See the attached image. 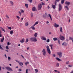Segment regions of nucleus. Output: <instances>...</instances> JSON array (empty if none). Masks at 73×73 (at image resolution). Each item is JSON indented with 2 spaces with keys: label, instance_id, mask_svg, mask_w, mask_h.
<instances>
[{
  "label": "nucleus",
  "instance_id": "f257e3e1",
  "mask_svg": "<svg viewBox=\"0 0 73 73\" xmlns=\"http://www.w3.org/2000/svg\"><path fill=\"white\" fill-rule=\"evenodd\" d=\"M30 40L31 41H33L34 42H36L37 41V38L36 37H32L30 38Z\"/></svg>",
  "mask_w": 73,
  "mask_h": 73
},
{
  "label": "nucleus",
  "instance_id": "f03ea898",
  "mask_svg": "<svg viewBox=\"0 0 73 73\" xmlns=\"http://www.w3.org/2000/svg\"><path fill=\"white\" fill-rule=\"evenodd\" d=\"M46 48H47V52L49 53V54H50L51 53V52L50 50V48H49V47L48 46H47L46 47Z\"/></svg>",
  "mask_w": 73,
  "mask_h": 73
},
{
  "label": "nucleus",
  "instance_id": "7ed1b4c3",
  "mask_svg": "<svg viewBox=\"0 0 73 73\" xmlns=\"http://www.w3.org/2000/svg\"><path fill=\"white\" fill-rule=\"evenodd\" d=\"M15 61H16V62H18V63H19V65H21V66H22V67H23V66H22V65L23 66V63L22 62H21L18 60H15Z\"/></svg>",
  "mask_w": 73,
  "mask_h": 73
},
{
  "label": "nucleus",
  "instance_id": "20e7f679",
  "mask_svg": "<svg viewBox=\"0 0 73 73\" xmlns=\"http://www.w3.org/2000/svg\"><path fill=\"white\" fill-rule=\"evenodd\" d=\"M57 54L60 57H62V54L61 52H58Z\"/></svg>",
  "mask_w": 73,
  "mask_h": 73
},
{
  "label": "nucleus",
  "instance_id": "39448f33",
  "mask_svg": "<svg viewBox=\"0 0 73 73\" xmlns=\"http://www.w3.org/2000/svg\"><path fill=\"white\" fill-rule=\"evenodd\" d=\"M42 8V5L41 4H39L38 9V10H41Z\"/></svg>",
  "mask_w": 73,
  "mask_h": 73
},
{
  "label": "nucleus",
  "instance_id": "423d86ee",
  "mask_svg": "<svg viewBox=\"0 0 73 73\" xmlns=\"http://www.w3.org/2000/svg\"><path fill=\"white\" fill-rule=\"evenodd\" d=\"M62 9V6L60 4L59 5V8H58V11L59 12H60Z\"/></svg>",
  "mask_w": 73,
  "mask_h": 73
},
{
  "label": "nucleus",
  "instance_id": "0eeeda50",
  "mask_svg": "<svg viewBox=\"0 0 73 73\" xmlns=\"http://www.w3.org/2000/svg\"><path fill=\"white\" fill-rule=\"evenodd\" d=\"M6 68L7 69V70H9L10 71H13L12 69L9 67H7Z\"/></svg>",
  "mask_w": 73,
  "mask_h": 73
},
{
  "label": "nucleus",
  "instance_id": "6e6552de",
  "mask_svg": "<svg viewBox=\"0 0 73 73\" xmlns=\"http://www.w3.org/2000/svg\"><path fill=\"white\" fill-rule=\"evenodd\" d=\"M42 52H43V54L44 56H45L46 54V51H45V49H44L42 50Z\"/></svg>",
  "mask_w": 73,
  "mask_h": 73
},
{
  "label": "nucleus",
  "instance_id": "1a4fd4ad",
  "mask_svg": "<svg viewBox=\"0 0 73 73\" xmlns=\"http://www.w3.org/2000/svg\"><path fill=\"white\" fill-rule=\"evenodd\" d=\"M41 38L42 40H44V41H46V38L45 37V36H42L41 37Z\"/></svg>",
  "mask_w": 73,
  "mask_h": 73
},
{
  "label": "nucleus",
  "instance_id": "9d476101",
  "mask_svg": "<svg viewBox=\"0 0 73 73\" xmlns=\"http://www.w3.org/2000/svg\"><path fill=\"white\" fill-rule=\"evenodd\" d=\"M65 4H66L67 5H68L69 6V5H70V2L68 1H66Z\"/></svg>",
  "mask_w": 73,
  "mask_h": 73
},
{
  "label": "nucleus",
  "instance_id": "9b49d317",
  "mask_svg": "<svg viewBox=\"0 0 73 73\" xmlns=\"http://www.w3.org/2000/svg\"><path fill=\"white\" fill-rule=\"evenodd\" d=\"M54 27L55 28H57V27H59V25H57V24L56 23H54Z\"/></svg>",
  "mask_w": 73,
  "mask_h": 73
},
{
  "label": "nucleus",
  "instance_id": "f8f14e48",
  "mask_svg": "<svg viewBox=\"0 0 73 73\" xmlns=\"http://www.w3.org/2000/svg\"><path fill=\"white\" fill-rule=\"evenodd\" d=\"M32 9L33 11H37V9L35 7H33Z\"/></svg>",
  "mask_w": 73,
  "mask_h": 73
},
{
  "label": "nucleus",
  "instance_id": "ddd939ff",
  "mask_svg": "<svg viewBox=\"0 0 73 73\" xmlns=\"http://www.w3.org/2000/svg\"><path fill=\"white\" fill-rule=\"evenodd\" d=\"M64 9L65 10H66H66H68H68H69V8H68V6H65Z\"/></svg>",
  "mask_w": 73,
  "mask_h": 73
},
{
  "label": "nucleus",
  "instance_id": "4468645a",
  "mask_svg": "<svg viewBox=\"0 0 73 73\" xmlns=\"http://www.w3.org/2000/svg\"><path fill=\"white\" fill-rule=\"evenodd\" d=\"M60 38L61 40H64V37L62 36H60Z\"/></svg>",
  "mask_w": 73,
  "mask_h": 73
},
{
  "label": "nucleus",
  "instance_id": "2eb2a0df",
  "mask_svg": "<svg viewBox=\"0 0 73 73\" xmlns=\"http://www.w3.org/2000/svg\"><path fill=\"white\" fill-rule=\"evenodd\" d=\"M35 26H34V25H33V26H31V28H32V29H33V30H35V27H35Z\"/></svg>",
  "mask_w": 73,
  "mask_h": 73
},
{
  "label": "nucleus",
  "instance_id": "dca6fc26",
  "mask_svg": "<svg viewBox=\"0 0 73 73\" xmlns=\"http://www.w3.org/2000/svg\"><path fill=\"white\" fill-rule=\"evenodd\" d=\"M25 40V39H24V38H23V39H22V40H20L21 42V43L24 42Z\"/></svg>",
  "mask_w": 73,
  "mask_h": 73
},
{
  "label": "nucleus",
  "instance_id": "f3484780",
  "mask_svg": "<svg viewBox=\"0 0 73 73\" xmlns=\"http://www.w3.org/2000/svg\"><path fill=\"white\" fill-rule=\"evenodd\" d=\"M25 6L26 8H28V4L27 3H26L25 5Z\"/></svg>",
  "mask_w": 73,
  "mask_h": 73
},
{
  "label": "nucleus",
  "instance_id": "a211bd4d",
  "mask_svg": "<svg viewBox=\"0 0 73 73\" xmlns=\"http://www.w3.org/2000/svg\"><path fill=\"white\" fill-rule=\"evenodd\" d=\"M56 6H55V5H52V7L53 9H55V8H56Z\"/></svg>",
  "mask_w": 73,
  "mask_h": 73
},
{
  "label": "nucleus",
  "instance_id": "6ab92c4d",
  "mask_svg": "<svg viewBox=\"0 0 73 73\" xmlns=\"http://www.w3.org/2000/svg\"><path fill=\"white\" fill-rule=\"evenodd\" d=\"M4 37H3V38H2L1 40V42H3L4 41Z\"/></svg>",
  "mask_w": 73,
  "mask_h": 73
},
{
  "label": "nucleus",
  "instance_id": "aec40b11",
  "mask_svg": "<svg viewBox=\"0 0 73 73\" xmlns=\"http://www.w3.org/2000/svg\"><path fill=\"white\" fill-rule=\"evenodd\" d=\"M56 60H58V61H61V59L58 58H56Z\"/></svg>",
  "mask_w": 73,
  "mask_h": 73
},
{
  "label": "nucleus",
  "instance_id": "412c9836",
  "mask_svg": "<svg viewBox=\"0 0 73 73\" xmlns=\"http://www.w3.org/2000/svg\"><path fill=\"white\" fill-rule=\"evenodd\" d=\"M49 46L51 47V49L52 50L53 49V44H50Z\"/></svg>",
  "mask_w": 73,
  "mask_h": 73
},
{
  "label": "nucleus",
  "instance_id": "4be33fe9",
  "mask_svg": "<svg viewBox=\"0 0 73 73\" xmlns=\"http://www.w3.org/2000/svg\"><path fill=\"white\" fill-rule=\"evenodd\" d=\"M13 33V31L12 30L10 31V35H12Z\"/></svg>",
  "mask_w": 73,
  "mask_h": 73
},
{
  "label": "nucleus",
  "instance_id": "5701e85b",
  "mask_svg": "<svg viewBox=\"0 0 73 73\" xmlns=\"http://www.w3.org/2000/svg\"><path fill=\"white\" fill-rule=\"evenodd\" d=\"M48 16H49V17H50L51 21H52V17L51 16V15H50L49 14Z\"/></svg>",
  "mask_w": 73,
  "mask_h": 73
},
{
  "label": "nucleus",
  "instance_id": "b1692460",
  "mask_svg": "<svg viewBox=\"0 0 73 73\" xmlns=\"http://www.w3.org/2000/svg\"><path fill=\"white\" fill-rule=\"evenodd\" d=\"M60 65V64L58 63H57V64H56V66L57 67H58Z\"/></svg>",
  "mask_w": 73,
  "mask_h": 73
},
{
  "label": "nucleus",
  "instance_id": "393cba45",
  "mask_svg": "<svg viewBox=\"0 0 73 73\" xmlns=\"http://www.w3.org/2000/svg\"><path fill=\"white\" fill-rule=\"evenodd\" d=\"M38 24V22H36L35 24L34 25V26H35L36 25H37V24Z\"/></svg>",
  "mask_w": 73,
  "mask_h": 73
},
{
  "label": "nucleus",
  "instance_id": "a878e982",
  "mask_svg": "<svg viewBox=\"0 0 73 73\" xmlns=\"http://www.w3.org/2000/svg\"><path fill=\"white\" fill-rule=\"evenodd\" d=\"M37 33H35V34H34V36L35 37H37Z\"/></svg>",
  "mask_w": 73,
  "mask_h": 73
},
{
  "label": "nucleus",
  "instance_id": "bb28decb",
  "mask_svg": "<svg viewBox=\"0 0 73 73\" xmlns=\"http://www.w3.org/2000/svg\"><path fill=\"white\" fill-rule=\"evenodd\" d=\"M53 40H54V41H57V38H53Z\"/></svg>",
  "mask_w": 73,
  "mask_h": 73
},
{
  "label": "nucleus",
  "instance_id": "cd10ccee",
  "mask_svg": "<svg viewBox=\"0 0 73 73\" xmlns=\"http://www.w3.org/2000/svg\"><path fill=\"white\" fill-rule=\"evenodd\" d=\"M0 49L1 50H4V48L1 47V45H0Z\"/></svg>",
  "mask_w": 73,
  "mask_h": 73
},
{
  "label": "nucleus",
  "instance_id": "c85d7f7f",
  "mask_svg": "<svg viewBox=\"0 0 73 73\" xmlns=\"http://www.w3.org/2000/svg\"><path fill=\"white\" fill-rule=\"evenodd\" d=\"M29 25V23L28 22H27L25 23V26H28Z\"/></svg>",
  "mask_w": 73,
  "mask_h": 73
},
{
  "label": "nucleus",
  "instance_id": "c756f323",
  "mask_svg": "<svg viewBox=\"0 0 73 73\" xmlns=\"http://www.w3.org/2000/svg\"><path fill=\"white\" fill-rule=\"evenodd\" d=\"M60 32H61L62 33V27H60Z\"/></svg>",
  "mask_w": 73,
  "mask_h": 73
},
{
  "label": "nucleus",
  "instance_id": "7c9ffc66",
  "mask_svg": "<svg viewBox=\"0 0 73 73\" xmlns=\"http://www.w3.org/2000/svg\"><path fill=\"white\" fill-rule=\"evenodd\" d=\"M20 11L21 13H24V11L23 10L21 9Z\"/></svg>",
  "mask_w": 73,
  "mask_h": 73
},
{
  "label": "nucleus",
  "instance_id": "2f4dec72",
  "mask_svg": "<svg viewBox=\"0 0 73 73\" xmlns=\"http://www.w3.org/2000/svg\"><path fill=\"white\" fill-rule=\"evenodd\" d=\"M69 40H73V37H69Z\"/></svg>",
  "mask_w": 73,
  "mask_h": 73
},
{
  "label": "nucleus",
  "instance_id": "473e14b6",
  "mask_svg": "<svg viewBox=\"0 0 73 73\" xmlns=\"http://www.w3.org/2000/svg\"><path fill=\"white\" fill-rule=\"evenodd\" d=\"M46 41L47 42H50L49 39V38Z\"/></svg>",
  "mask_w": 73,
  "mask_h": 73
},
{
  "label": "nucleus",
  "instance_id": "72a5a7b5",
  "mask_svg": "<svg viewBox=\"0 0 73 73\" xmlns=\"http://www.w3.org/2000/svg\"><path fill=\"white\" fill-rule=\"evenodd\" d=\"M35 73H37V72H38V70L35 69Z\"/></svg>",
  "mask_w": 73,
  "mask_h": 73
},
{
  "label": "nucleus",
  "instance_id": "f704fd0d",
  "mask_svg": "<svg viewBox=\"0 0 73 73\" xmlns=\"http://www.w3.org/2000/svg\"><path fill=\"white\" fill-rule=\"evenodd\" d=\"M28 41H29V40H28V38L26 39L25 42H28Z\"/></svg>",
  "mask_w": 73,
  "mask_h": 73
},
{
  "label": "nucleus",
  "instance_id": "c9c22d12",
  "mask_svg": "<svg viewBox=\"0 0 73 73\" xmlns=\"http://www.w3.org/2000/svg\"><path fill=\"white\" fill-rule=\"evenodd\" d=\"M18 13H19V15H21V11H19L18 12Z\"/></svg>",
  "mask_w": 73,
  "mask_h": 73
},
{
  "label": "nucleus",
  "instance_id": "e433bc0d",
  "mask_svg": "<svg viewBox=\"0 0 73 73\" xmlns=\"http://www.w3.org/2000/svg\"><path fill=\"white\" fill-rule=\"evenodd\" d=\"M64 3V0H61V4H63Z\"/></svg>",
  "mask_w": 73,
  "mask_h": 73
},
{
  "label": "nucleus",
  "instance_id": "4c0bfd02",
  "mask_svg": "<svg viewBox=\"0 0 73 73\" xmlns=\"http://www.w3.org/2000/svg\"><path fill=\"white\" fill-rule=\"evenodd\" d=\"M10 3H11L12 5H13V4H14L13 2L12 1H10Z\"/></svg>",
  "mask_w": 73,
  "mask_h": 73
},
{
  "label": "nucleus",
  "instance_id": "58836bf2",
  "mask_svg": "<svg viewBox=\"0 0 73 73\" xmlns=\"http://www.w3.org/2000/svg\"><path fill=\"white\" fill-rule=\"evenodd\" d=\"M11 57H10L9 56L8 57V60L9 61H10L11 60Z\"/></svg>",
  "mask_w": 73,
  "mask_h": 73
},
{
  "label": "nucleus",
  "instance_id": "ea45409f",
  "mask_svg": "<svg viewBox=\"0 0 73 73\" xmlns=\"http://www.w3.org/2000/svg\"><path fill=\"white\" fill-rule=\"evenodd\" d=\"M8 29L11 30V29H12V27H8Z\"/></svg>",
  "mask_w": 73,
  "mask_h": 73
},
{
  "label": "nucleus",
  "instance_id": "a19ab883",
  "mask_svg": "<svg viewBox=\"0 0 73 73\" xmlns=\"http://www.w3.org/2000/svg\"><path fill=\"white\" fill-rule=\"evenodd\" d=\"M16 17H17V19H20V17L18 16H17Z\"/></svg>",
  "mask_w": 73,
  "mask_h": 73
},
{
  "label": "nucleus",
  "instance_id": "79ce46f5",
  "mask_svg": "<svg viewBox=\"0 0 73 73\" xmlns=\"http://www.w3.org/2000/svg\"><path fill=\"white\" fill-rule=\"evenodd\" d=\"M33 13H31V17H33Z\"/></svg>",
  "mask_w": 73,
  "mask_h": 73
},
{
  "label": "nucleus",
  "instance_id": "37998d69",
  "mask_svg": "<svg viewBox=\"0 0 73 73\" xmlns=\"http://www.w3.org/2000/svg\"><path fill=\"white\" fill-rule=\"evenodd\" d=\"M43 17H44V19H45V18H46V16L44 15H43Z\"/></svg>",
  "mask_w": 73,
  "mask_h": 73
},
{
  "label": "nucleus",
  "instance_id": "c03bdc74",
  "mask_svg": "<svg viewBox=\"0 0 73 73\" xmlns=\"http://www.w3.org/2000/svg\"><path fill=\"white\" fill-rule=\"evenodd\" d=\"M52 56L53 57H56V54H52Z\"/></svg>",
  "mask_w": 73,
  "mask_h": 73
},
{
  "label": "nucleus",
  "instance_id": "a18cd8bd",
  "mask_svg": "<svg viewBox=\"0 0 73 73\" xmlns=\"http://www.w3.org/2000/svg\"><path fill=\"white\" fill-rule=\"evenodd\" d=\"M6 48L7 49H9V47L8 46H6Z\"/></svg>",
  "mask_w": 73,
  "mask_h": 73
},
{
  "label": "nucleus",
  "instance_id": "49530a36",
  "mask_svg": "<svg viewBox=\"0 0 73 73\" xmlns=\"http://www.w3.org/2000/svg\"><path fill=\"white\" fill-rule=\"evenodd\" d=\"M58 41L59 44H60V41L59 40H58Z\"/></svg>",
  "mask_w": 73,
  "mask_h": 73
},
{
  "label": "nucleus",
  "instance_id": "de8ad7c7",
  "mask_svg": "<svg viewBox=\"0 0 73 73\" xmlns=\"http://www.w3.org/2000/svg\"><path fill=\"white\" fill-rule=\"evenodd\" d=\"M29 1L30 3H31L32 2V0H29Z\"/></svg>",
  "mask_w": 73,
  "mask_h": 73
},
{
  "label": "nucleus",
  "instance_id": "09e8293b",
  "mask_svg": "<svg viewBox=\"0 0 73 73\" xmlns=\"http://www.w3.org/2000/svg\"><path fill=\"white\" fill-rule=\"evenodd\" d=\"M68 67H72V66H73L71 65H68Z\"/></svg>",
  "mask_w": 73,
  "mask_h": 73
},
{
  "label": "nucleus",
  "instance_id": "8fccbe9b",
  "mask_svg": "<svg viewBox=\"0 0 73 73\" xmlns=\"http://www.w3.org/2000/svg\"><path fill=\"white\" fill-rule=\"evenodd\" d=\"M10 44L9 43V42H7V46H8V45H10Z\"/></svg>",
  "mask_w": 73,
  "mask_h": 73
},
{
  "label": "nucleus",
  "instance_id": "3c124183",
  "mask_svg": "<svg viewBox=\"0 0 73 73\" xmlns=\"http://www.w3.org/2000/svg\"><path fill=\"white\" fill-rule=\"evenodd\" d=\"M26 73H28V69H27L26 70Z\"/></svg>",
  "mask_w": 73,
  "mask_h": 73
},
{
  "label": "nucleus",
  "instance_id": "603ef678",
  "mask_svg": "<svg viewBox=\"0 0 73 73\" xmlns=\"http://www.w3.org/2000/svg\"><path fill=\"white\" fill-rule=\"evenodd\" d=\"M2 37V35H1V33L0 34V37Z\"/></svg>",
  "mask_w": 73,
  "mask_h": 73
},
{
  "label": "nucleus",
  "instance_id": "864d4df0",
  "mask_svg": "<svg viewBox=\"0 0 73 73\" xmlns=\"http://www.w3.org/2000/svg\"><path fill=\"white\" fill-rule=\"evenodd\" d=\"M69 62L68 61L66 62V64H69Z\"/></svg>",
  "mask_w": 73,
  "mask_h": 73
},
{
  "label": "nucleus",
  "instance_id": "5fc2aeb1",
  "mask_svg": "<svg viewBox=\"0 0 73 73\" xmlns=\"http://www.w3.org/2000/svg\"><path fill=\"white\" fill-rule=\"evenodd\" d=\"M6 17L8 18V19H9V17H8V15H6Z\"/></svg>",
  "mask_w": 73,
  "mask_h": 73
},
{
  "label": "nucleus",
  "instance_id": "6e6d98bb",
  "mask_svg": "<svg viewBox=\"0 0 73 73\" xmlns=\"http://www.w3.org/2000/svg\"><path fill=\"white\" fill-rule=\"evenodd\" d=\"M47 8L48 9H49L50 8V7H49V6H48L47 7Z\"/></svg>",
  "mask_w": 73,
  "mask_h": 73
},
{
  "label": "nucleus",
  "instance_id": "4d7b16f0",
  "mask_svg": "<svg viewBox=\"0 0 73 73\" xmlns=\"http://www.w3.org/2000/svg\"><path fill=\"white\" fill-rule=\"evenodd\" d=\"M56 4H57V2H55V6H56Z\"/></svg>",
  "mask_w": 73,
  "mask_h": 73
},
{
  "label": "nucleus",
  "instance_id": "13d9d810",
  "mask_svg": "<svg viewBox=\"0 0 73 73\" xmlns=\"http://www.w3.org/2000/svg\"><path fill=\"white\" fill-rule=\"evenodd\" d=\"M19 72H21V71L22 70H21V69H19Z\"/></svg>",
  "mask_w": 73,
  "mask_h": 73
},
{
  "label": "nucleus",
  "instance_id": "bf43d9fd",
  "mask_svg": "<svg viewBox=\"0 0 73 73\" xmlns=\"http://www.w3.org/2000/svg\"><path fill=\"white\" fill-rule=\"evenodd\" d=\"M21 56H22V57H23V58H24V57L23 55H21Z\"/></svg>",
  "mask_w": 73,
  "mask_h": 73
},
{
  "label": "nucleus",
  "instance_id": "052dcab7",
  "mask_svg": "<svg viewBox=\"0 0 73 73\" xmlns=\"http://www.w3.org/2000/svg\"><path fill=\"white\" fill-rule=\"evenodd\" d=\"M54 72H58V71L56 70H54Z\"/></svg>",
  "mask_w": 73,
  "mask_h": 73
},
{
  "label": "nucleus",
  "instance_id": "680f3d73",
  "mask_svg": "<svg viewBox=\"0 0 73 73\" xmlns=\"http://www.w3.org/2000/svg\"><path fill=\"white\" fill-rule=\"evenodd\" d=\"M46 24H49V22L48 21H47L46 22Z\"/></svg>",
  "mask_w": 73,
  "mask_h": 73
},
{
  "label": "nucleus",
  "instance_id": "e2e57ef3",
  "mask_svg": "<svg viewBox=\"0 0 73 73\" xmlns=\"http://www.w3.org/2000/svg\"><path fill=\"white\" fill-rule=\"evenodd\" d=\"M26 64H29V62H26Z\"/></svg>",
  "mask_w": 73,
  "mask_h": 73
},
{
  "label": "nucleus",
  "instance_id": "0e129e2a",
  "mask_svg": "<svg viewBox=\"0 0 73 73\" xmlns=\"http://www.w3.org/2000/svg\"><path fill=\"white\" fill-rule=\"evenodd\" d=\"M5 50V51H6V52H9V51H8V50Z\"/></svg>",
  "mask_w": 73,
  "mask_h": 73
},
{
  "label": "nucleus",
  "instance_id": "69168bd1",
  "mask_svg": "<svg viewBox=\"0 0 73 73\" xmlns=\"http://www.w3.org/2000/svg\"><path fill=\"white\" fill-rule=\"evenodd\" d=\"M5 56L6 58H7V55H6V54H5Z\"/></svg>",
  "mask_w": 73,
  "mask_h": 73
},
{
  "label": "nucleus",
  "instance_id": "338daca9",
  "mask_svg": "<svg viewBox=\"0 0 73 73\" xmlns=\"http://www.w3.org/2000/svg\"><path fill=\"white\" fill-rule=\"evenodd\" d=\"M65 69H66V70H68V68L67 67H66Z\"/></svg>",
  "mask_w": 73,
  "mask_h": 73
},
{
  "label": "nucleus",
  "instance_id": "774afa93",
  "mask_svg": "<svg viewBox=\"0 0 73 73\" xmlns=\"http://www.w3.org/2000/svg\"><path fill=\"white\" fill-rule=\"evenodd\" d=\"M70 73H73V70L70 72Z\"/></svg>",
  "mask_w": 73,
  "mask_h": 73
}]
</instances>
